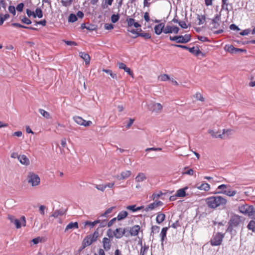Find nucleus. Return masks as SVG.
<instances>
[{
  "instance_id": "680f3d73",
  "label": "nucleus",
  "mask_w": 255,
  "mask_h": 255,
  "mask_svg": "<svg viewBox=\"0 0 255 255\" xmlns=\"http://www.w3.org/2000/svg\"><path fill=\"white\" fill-rule=\"evenodd\" d=\"M63 41L67 45H74L76 46L77 45V43L75 41H68V40H63Z\"/></svg>"
},
{
  "instance_id": "412c9836",
  "label": "nucleus",
  "mask_w": 255,
  "mask_h": 255,
  "mask_svg": "<svg viewBox=\"0 0 255 255\" xmlns=\"http://www.w3.org/2000/svg\"><path fill=\"white\" fill-rule=\"evenodd\" d=\"M131 174L129 170H126L122 172L120 175H117V178L118 180H124L129 177Z\"/></svg>"
},
{
  "instance_id": "39448f33",
  "label": "nucleus",
  "mask_w": 255,
  "mask_h": 255,
  "mask_svg": "<svg viewBox=\"0 0 255 255\" xmlns=\"http://www.w3.org/2000/svg\"><path fill=\"white\" fill-rule=\"evenodd\" d=\"M8 219L10 220L11 223H13L17 229H19L21 227V224L23 226H26V219L24 216H22L20 218V220L15 219L12 215H8Z\"/></svg>"
},
{
  "instance_id": "c85d7f7f",
  "label": "nucleus",
  "mask_w": 255,
  "mask_h": 255,
  "mask_svg": "<svg viewBox=\"0 0 255 255\" xmlns=\"http://www.w3.org/2000/svg\"><path fill=\"white\" fill-rule=\"evenodd\" d=\"M189 51L192 54L198 56L200 53H201L198 47H193L191 48H189Z\"/></svg>"
},
{
  "instance_id": "c9c22d12",
  "label": "nucleus",
  "mask_w": 255,
  "mask_h": 255,
  "mask_svg": "<svg viewBox=\"0 0 255 255\" xmlns=\"http://www.w3.org/2000/svg\"><path fill=\"white\" fill-rule=\"evenodd\" d=\"M168 227H164L161 230V232L160 233V236L161 237V241H163L165 239V238L166 237V233L168 230Z\"/></svg>"
},
{
  "instance_id": "8fccbe9b",
  "label": "nucleus",
  "mask_w": 255,
  "mask_h": 255,
  "mask_svg": "<svg viewBox=\"0 0 255 255\" xmlns=\"http://www.w3.org/2000/svg\"><path fill=\"white\" fill-rule=\"evenodd\" d=\"M231 186L230 185H227V184H222L219 185L218 187V189L220 190V191L227 190L228 188H230Z\"/></svg>"
},
{
  "instance_id": "864d4df0",
  "label": "nucleus",
  "mask_w": 255,
  "mask_h": 255,
  "mask_svg": "<svg viewBox=\"0 0 255 255\" xmlns=\"http://www.w3.org/2000/svg\"><path fill=\"white\" fill-rule=\"evenodd\" d=\"M95 188L98 190L104 192L106 189V186L105 184L95 185Z\"/></svg>"
},
{
  "instance_id": "2eb2a0df",
  "label": "nucleus",
  "mask_w": 255,
  "mask_h": 255,
  "mask_svg": "<svg viewBox=\"0 0 255 255\" xmlns=\"http://www.w3.org/2000/svg\"><path fill=\"white\" fill-rule=\"evenodd\" d=\"M179 28L176 26L166 25L164 29V33L165 34L174 33L177 34L179 32Z\"/></svg>"
},
{
  "instance_id": "f257e3e1",
  "label": "nucleus",
  "mask_w": 255,
  "mask_h": 255,
  "mask_svg": "<svg viewBox=\"0 0 255 255\" xmlns=\"http://www.w3.org/2000/svg\"><path fill=\"white\" fill-rule=\"evenodd\" d=\"M206 202L209 208L215 209L219 206L225 205L227 200L220 196H212L207 198Z\"/></svg>"
},
{
  "instance_id": "6ab92c4d",
  "label": "nucleus",
  "mask_w": 255,
  "mask_h": 255,
  "mask_svg": "<svg viewBox=\"0 0 255 255\" xmlns=\"http://www.w3.org/2000/svg\"><path fill=\"white\" fill-rule=\"evenodd\" d=\"M149 109L152 111L158 112L162 109V106L160 103H153L149 105Z\"/></svg>"
},
{
  "instance_id": "2f4dec72",
  "label": "nucleus",
  "mask_w": 255,
  "mask_h": 255,
  "mask_svg": "<svg viewBox=\"0 0 255 255\" xmlns=\"http://www.w3.org/2000/svg\"><path fill=\"white\" fill-rule=\"evenodd\" d=\"M137 36L142 37L145 39H148L151 38L150 34H149V33H146V32L136 33V35L134 37V38H135Z\"/></svg>"
},
{
  "instance_id": "a878e982",
  "label": "nucleus",
  "mask_w": 255,
  "mask_h": 255,
  "mask_svg": "<svg viewBox=\"0 0 255 255\" xmlns=\"http://www.w3.org/2000/svg\"><path fill=\"white\" fill-rule=\"evenodd\" d=\"M187 189V187H185L184 188L180 189L178 190L176 192L175 196L179 197H184L186 196V194L185 190Z\"/></svg>"
},
{
  "instance_id": "6e6d98bb",
  "label": "nucleus",
  "mask_w": 255,
  "mask_h": 255,
  "mask_svg": "<svg viewBox=\"0 0 255 255\" xmlns=\"http://www.w3.org/2000/svg\"><path fill=\"white\" fill-rule=\"evenodd\" d=\"M94 255H106L105 251H104V249L100 248L96 253H94Z\"/></svg>"
},
{
  "instance_id": "3c124183",
  "label": "nucleus",
  "mask_w": 255,
  "mask_h": 255,
  "mask_svg": "<svg viewBox=\"0 0 255 255\" xmlns=\"http://www.w3.org/2000/svg\"><path fill=\"white\" fill-rule=\"evenodd\" d=\"M195 98L199 101L203 102L204 101V98L203 97L202 95L200 93H196L195 95Z\"/></svg>"
},
{
  "instance_id": "79ce46f5",
  "label": "nucleus",
  "mask_w": 255,
  "mask_h": 255,
  "mask_svg": "<svg viewBox=\"0 0 255 255\" xmlns=\"http://www.w3.org/2000/svg\"><path fill=\"white\" fill-rule=\"evenodd\" d=\"M197 18L198 20V25H201V24H203L205 22V20H206V17L204 15H198Z\"/></svg>"
},
{
  "instance_id": "f8f14e48",
  "label": "nucleus",
  "mask_w": 255,
  "mask_h": 255,
  "mask_svg": "<svg viewBox=\"0 0 255 255\" xmlns=\"http://www.w3.org/2000/svg\"><path fill=\"white\" fill-rule=\"evenodd\" d=\"M225 50L232 54L237 53L239 52H246V50L243 49L235 48L232 45H226L225 47Z\"/></svg>"
},
{
  "instance_id": "052dcab7",
  "label": "nucleus",
  "mask_w": 255,
  "mask_h": 255,
  "mask_svg": "<svg viewBox=\"0 0 255 255\" xmlns=\"http://www.w3.org/2000/svg\"><path fill=\"white\" fill-rule=\"evenodd\" d=\"M183 36L184 40H185V43H187L188 42L190 41L191 35L190 34H185L184 35H183Z\"/></svg>"
},
{
  "instance_id": "393cba45",
  "label": "nucleus",
  "mask_w": 255,
  "mask_h": 255,
  "mask_svg": "<svg viewBox=\"0 0 255 255\" xmlns=\"http://www.w3.org/2000/svg\"><path fill=\"white\" fill-rule=\"evenodd\" d=\"M143 208V206L136 207V205H129L126 207V209L132 212L139 211Z\"/></svg>"
},
{
  "instance_id": "bf43d9fd",
  "label": "nucleus",
  "mask_w": 255,
  "mask_h": 255,
  "mask_svg": "<svg viewBox=\"0 0 255 255\" xmlns=\"http://www.w3.org/2000/svg\"><path fill=\"white\" fill-rule=\"evenodd\" d=\"M23 7L24 4L23 3H20L17 5L16 9L17 11L21 12L23 10Z\"/></svg>"
},
{
  "instance_id": "0e129e2a",
  "label": "nucleus",
  "mask_w": 255,
  "mask_h": 255,
  "mask_svg": "<svg viewBox=\"0 0 255 255\" xmlns=\"http://www.w3.org/2000/svg\"><path fill=\"white\" fill-rule=\"evenodd\" d=\"M119 69H123L125 70L126 68L127 67L126 65L122 62H119L118 63Z\"/></svg>"
},
{
  "instance_id": "0eeeda50",
  "label": "nucleus",
  "mask_w": 255,
  "mask_h": 255,
  "mask_svg": "<svg viewBox=\"0 0 255 255\" xmlns=\"http://www.w3.org/2000/svg\"><path fill=\"white\" fill-rule=\"evenodd\" d=\"M27 182L31 184L32 186H36L40 184V179L37 174L30 172L27 176Z\"/></svg>"
},
{
  "instance_id": "72a5a7b5",
  "label": "nucleus",
  "mask_w": 255,
  "mask_h": 255,
  "mask_svg": "<svg viewBox=\"0 0 255 255\" xmlns=\"http://www.w3.org/2000/svg\"><path fill=\"white\" fill-rule=\"evenodd\" d=\"M247 228L249 230L255 232V218L249 222L247 226Z\"/></svg>"
},
{
  "instance_id": "ddd939ff",
  "label": "nucleus",
  "mask_w": 255,
  "mask_h": 255,
  "mask_svg": "<svg viewBox=\"0 0 255 255\" xmlns=\"http://www.w3.org/2000/svg\"><path fill=\"white\" fill-rule=\"evenodd\" d=\"M126 228H118L114 230V238L120 239H121L126 234Z\"/></svg>"
},
{
  "instance_id": "6e6552de",
  "label": "nucleus",
  "mask_w": 255,
  "mask_h": 255,
  "mask_svg": "<svg viewBox=\"0 0 255 255\" xmlns=\"http://www.w3.org/2000/svg\"><path fill=\"white\" fill-rule=\"evenodd\" d=\"M223 238V234L218 233L216 235H214L212 239L211 240L210 243L211 245L213 246H217L221 245Z\"/></svg>"
},
{
  "instance_id": "13d9d810",
  "label": "nucleus",
  "mask_w": 255,
  "mask_h": 255,
  "mask_svg": "<svg viewBox=\"0 0 255 255\" xmlns=\"http://www.w3.org/2000/svg\"><path fill=\"white\" fill-rule=\"evenodd\" d=\"M8 11L10 13L12 14L13 15H15L16 13L15 8L14 6L10 5L8 6Z\"/></svg>"
},
{
  "instance_id": "a18cd8bd",
  "label": "nucleus",
  "mask_w": 255,
  "mask_h": 255,
  "mask_svg": "<svg viewBox=\"0 0 255 255\" xmlns=\"http://www.w3.org/2000/svg\"><path fill=\"white\" fill-rule=\"evenodd\" d=\"M158 79L161 81H166L170 80V78L167 74H162L158 76Z\"/></svg>"
},
{
  "instance_id": "4468645a",
  "label": "nucleus",
  "mask_w": 255,
  "mask_h": 255,
  "mask_svg": "<svg viewBox=\"0 0 255 255\" xmlns=\"http://www.w3.org/2000/svg\"><path fill=\"white\" fill-rule=\"evenodd\" d=\"M222 10H226L228 13L233 9V4L230 3L229 0H222Z\"/></svg>"
},
{
  "instance_id": "473e14b6",
  "label": "nucleus",
  "mask_w": 255,
  "mask_h": 255,
  "mask_svg": "<svg viewBox=\"0 0 255 255\" xmlns=\"http://www.w3.org/2000/svg\"><path fill=\"white\" fill-rule=\"evenodd\" d=\"M78 228V224L77 222H71L68 224L65 228V231H68L71 229H77Z\"/></svg>"
},
{
  "instance_id": "4d7b16f0",
  "label": "nucleus",
  "mask_w": 255,
  "mask_h": 255,
  "mask_svg": "<svg viewBox=\"0 0 255 255\" xmlns=\"http://www.w3.org/2000/svg\"><path fill=\"white\" fill-rule=\"evenodd\" d=\"M21 22L26 24H30L31 23V21L26 16H24L21 19Z\"/></svg>"
},
{
  "instance_id": "c756f323",
  "label": "nucleus",
  "mask_w": 255,
  "mask_h": 255,
  "mask_svg": "<svg viewBox=\"0 0 255 255\" xmlns=\"http://www.w3.org/2000/svg\"><path fill=\"white\" fill-rule=\"evenodd\" d=\"M115 207H112L111 208H108L104 213L102 214L100 216V218H108L109 214L111 213L113 211V209H114Z\"/></svg>"
},
{
  "instance_id": "1a4fd4ad",
  "label": "nucleus",
  "mask_w": 255,
  "mask_h": 255,
  "mask_svg": "<svg viewBox=\"0 0 255 255\" xmlns=\"http://www.w3.org/2000/svg\"><path fill=\"white\" fill-rule=\"evenodd\" d=\"M73 119L75 122L80 126H83L87 127L91 126L92 124V122L91 121H86L80 116H74Z\"/></svg>"
},
{
  "instance_id": "58836bf2",
  "label": "nucleus",
  "mask_w": 255,
  "mask_h": 255,
  "mask_svg": "<svg viewBox=\"0 0 255 255\" xmlns=\"http://www.w3.org/2000/svg\"><path fill=\"white\" fill-rule=\"evenodd\" d=\"M73 0H61V3L63 6L68 7L70 6Z\"/></svg>"
},
{
  "instance_id": "09e8293b",
  "label": "nucleus",
  "mask_w": 255,
  "mask_h": 255,
  "mask_svg": "<svg viewBox=\"0 0 255 255\" xmlns=\"http://www.w3.org/2000/svg\"><path fill=\"white\" fill-rule=\"evenodd\" d=\"M127 22L128 27H131L133 26L135 20L132 18L128 17L127 18Z\"/></svg>"
},
{
  "instance_id": "f704fd0d",
  "label": "nucleus",
  "mask_w": 255,
  "mask_h": 255,
  "mask_svg": "<svg viewBox=\"0 0 255 255\" xmlns=\"http://www.w3.org/2000/svg\"><path fill=\"white\" fill-rule=\"evenodd\" d=\"M148 249H149L148 246L144 244V245L143 246H142L140 249L139 255H146Z\"/></svg>"
},
{
  "instance_id": "603ef678",
  "label": "nucleus",
  "mask_w": 255,
  "mask_h": 255,
  "mask_svg": "<svg viewBox=\"0 0 255 255\" xmlns=\"http://www.w3.org/2000/svg\"><path fill=\"white\" fill-rule=\"evenodd\" d=\"M120 18L119 14H113L111 16V21L113 23L117 22Z\"/></svg>"
},
{
  "instance_id": "7ed1b4c3",
  "label": "nucleus",
  "mask_w": 255,
  "mask_h": 255,
  "mask_svg": "<svg viewBox=\"0 0 255 255\" xmlns=\"http://www.w3.org/2000/svg\"><path fill=\"white\" fill-rule=\"evenodd\" d=\"M243 223L242 217L238 215H234L229 222L228 230L232 231L235 228L238 227Z\"/></svg>"
},
{
  "instance_id": "f03ea898",
  "label": "nucleus",
  "mask_w": 255,
  "mask_h": 255,
  "mask_svg": "<svg viewBox=\"0 0 255 255\" xmlns=\"http://www.w3.org/2000/svg\"><path fill=\"white\" fill-rule=\"evenodd\" d=\"M99 228H98L93 234H90L85 237L82 242L83 249L90 246L97 240L99 237Z\"/></svg>"
},
{
  "instance_id": "37998d69",
  "label": "nucleus",
  "mask_w": 255,
  "mask_h": 255,
  "mask_svg": "<svg viewBox=\"0 0 255 255\" xmlns=\"http://www.w3.org/2000/svg\"><path fill=\"white\" fill-rule=\"evenodd\" d=\"M97 221H99V222L98 224H99V228H104L107 226L108 224V218H105L103 219V221H100L99 220H97Z\"/></svg>"
},
{
  "instance_id": "423d86ee",
  "label": "nucleus",
  "mask_w": 255,
  "mask_h": 255,
  "mask_svg": "<svg viewBox=\"0 0 255 255\" xmlns=\"http://www.w3.org/2000/svg\"><path fill=\"white\" fill-rule=\"evenodd\" d=\"M221 14L220 13H217L215 15L214 17L211 19L209 24L211 30H213L219 28L221 22Z\"/></svg>"
},
{
  "instance_id": "de8ad7c7",
  "label": "nucleus",
  "mask_w": 255,
  "mask_h": 255,
  "mask_svg": "<svg viewBox=\"0 0 255 255\" xmlns=\"http://www.w3.org/2000/svg\"><path fill=\"white\" fill-rule=\"evenodd\" d=\"M77 20V16L73 13H71L69 15L68 17V21L69 22H74Z\"/></svg>"
},
{
  "instance_id": "a211bd4d",
  "label": "nucleus",
  "mask_w": 255,
  "mask_h": 255,
  "mask_svg": "<svg viewBox=\"0 0 255 255\" xmlns=\"http://www.w3.org/2000/svg\"><path fill=\"white\" fill-rule=\"evenodd\" d=\"M164 28L165 24L163 22L160 23L159 24L155 25L154 30L155 34L157 35H160L162 32H164Z\"/></svg>"
},
{
  "instance_id": "e2e57ef3",
  "label": "nucleus",
  "mask_w": 255,
  "mask_h": 255,
  "mask_svg": "<svg viewBox=\"0 0 255 255\" xmlns=\"http://www.w3.org/2000/svg\"><path fill=\"white\" fill-rule=\"evenodd\" d=\"M104 27L107 30H112L114 28V25L112 24L109 23H106Z\"/></svg>"
},
{
  "instance_id": "7c9ffc66",
  "label": "nucleus",
  "mask_w": 255,
  "mask_h": 255,
  "mask_svg": "<svg viewBox=\"0 0 255 255\" xmlns=\"http://www.w3.org/2000/svg\"><path fill=\"white\" fill-rule=\"evenodd\" d=\"M145 175L143 173H139L135 177V181L137 182H141L146 179Z\"/></svg>"
},
{
  "instance_id": "b1692460",
  "label": "nucleus",
  "mask_w": 255,
  "mask_h": 255,
  "mask_svg": "<svg viewBox=\"0 0 255 255\" xmlns=\"http://www.w3.org/2000/svg\"><path fill=\"white\" fill-rule=\"evenodd\" d=\"M196 187L197 189L205 191H208L210 189V185L206 182L203 183L201 185L196 184Z\"/></svg>"
},
{
  "instance_id": "774afa93",
  "label": "nucleus",
  "mask_w": 255,
  "mask_h": 255,
  "mask_svg": "<svg viewBox=\"0 0 255 255\" xmlns=\"http://www.w3.org/2000/svg\"><path fill=\"white\" fill-rule=\"evenodd\" d=\"M178 24L183 28H187L188 27L184 21H180Z\"/></svg>"
},
{
  "instance_id": "5fc2aeb1",
  "label": "nucleus",
  "mask_w": 255,
  "mask_h": 255,
  "mask_svg": "<svg viewBox=\"0 0 255 255\" xmlns=\"http://www.w3.org/2000/svg\"><path fill=\"white\" fill-rule=\"evenodd\" d=\"M160 230V227L157 226H153L151 227V234L158 233Z\"/></svg>"
},
{
  "instance_id": "9d476101",
  "label": "nucleus",
  "mask_w": 255,
  "mask_h": 255,
  "mask_svg": "<svg viewBox=\"0 0 255 255\" xmlns=\"http://www.w3.org/2000/svg\"><path fill=\"white\" fill-rule=\"evenodd\" d=\"M231 129H228L226 130L224 129V131L222 134H219L218 132H215L213 130H211L209 131V132L214 137H220L221 138L224 139L228 137L229 134H231Z\"/></svg>"
},
{
  "instance_id": "dca6fc26",
  "label": "nucleus",
  "mask_w": 255,
  "mask_h": 255,
  "mask_svg": "<svg viewBox=\"0 0 255 255\" xmlns=\"http://www.w3.org/2000/svg\"><path fill=\"white\" fill-rule=\"evenodd\" d=\"M163 205V203L160 201H155L153 202L148 205H147L145 208L144 211L146 212H148L149 211H151L155 209L156 208L161 206Z\"/></svg>"
},
{
  "instance_id": "c03bdc74",
  "label": "nucleus",
  "mask_w": 255,
  "mask_h": 255,
  "mask_svg": "<svg viewBox=\"0 0 255 255\" xmlns=\"http://www.w3.org/2000/svg\"><path fill=\"white\" fill-rule=\"evenodd\" d=\"M114 0H106L104 3H102V7L103 8H107L109 5H111Z\"/></svg>"
},
{
  "instance_id": "ea45409f",
  "label": "nucleus",
  "mask_w": 255,
  "mask_h": 255,
  "mask_svg": "<svg viewBox=\"0 0 255 255\" xmlns=\"http://www.w3.org/2000/svg\"><path fill=\"white\" fill-rule=\"evenodd\" d=\"M99 222V221H97V220L94 221V222H91L87 221L85 222V225L89 226L90 227V229L93 228L95 225L98 224Z\"/></svg>"
},
{
  "instance_id": "338daca9",
  "label": "nucleus",
  "mask_w": 255,
  "mask_h": 255,
  "mask_svg": "<svg viewBox=\"0 0 255 255\" xmlns=\"http://www.w3.org/2000/svg\"><path fill=\"white\" fill-rule=\"evenodd\" d=\"M26 14L28 17H30L31 16H33V17L35 18V15H34V12L31 11L29 9H26Z\"/></svg>"
},
{
  "instance_id": "5701e85b",
  "label": "nucleus",
  "mask_w": 255,
  "mask_h": 255,
  "mask_svg": "<svg viewBox=\"0 0 255 255\" xmlns=\"http://www.w3.org/2000/svg\"><path fill=\"white\" fill-rule=\"evenodd\" d=\"M17 157L22 164L25 165L29 164V160L25 155H19Z\"/></svg>"
},
{
  "instance_id": "4c0bfd02",
  "label": "nucleus",
  "mask_w": 255,
  "mask_h": 255,
  "mask_svg": "<svg viewBox=\"0 0 255 255\" xmlns=\"http://www.w3.org/2000/svg\"><path fill=\"white\" fill-rule=\"evenodd\" d=\"M38 111H39V113L44 118H46V119L50 118V116L49 113L48 112H47V111H45L44 110L40 109H39Z\"/></svg>"
},
{
  "instance_id": "4be33fe9",
  "label": "nucleus",
  "mask_w": 255,
  "mask_h": 255,
  "mask_svg": "<svg viewBox=\"0 0 255 255\" xmlns=\"http://www.w3.org/2000/svg\"><path fill=\"white\" fill-rule=\"evenodd\" d=\"M79 55L84 60L86 65H89L90 64L91 57L88 54L84 52H80Z\"/></svg>"
},
{
  "instance_id": "cd10ccee",
  "label": "nucleus",
  "mask_w": 255,
  "mask_h": 255,
  "mask_svg": "<svg viewBox=\"0 0 255 255\" xmlns=\"http://www.w3.org/2000/svg\"><path fill=\"white\" fill-rule=\"evenodd\" d=\"M128 213L126 211H121L118 215L117 218V220L121 221L125 219L128 216Z\"/></svg>"
},
{
  "instance_id": "a19ab883",
  "label": "nucleus",
  "mask_w": 255,
  "mask_h": 255,
  "mask_svg": "<svg viewBox=\"0 0 255 255\" xmlns=\"http://www.w3.org/2000/svg\"><path fill=\"white\" fill-rule=\"evenodd\" d=\"M35 17L37 16L38 18H41L43 16L42 11L40 8L37 7L36 8L34 12Z\"/></svg>"
},
{
  "instance_id": "49530a36",
  "label": "nucleus",
  "mask_w": 255,
  "mask_h": 255,
  "mask_svg": "<svg viewBox=\"0 0 255 255\" xmlns=\"http://www.w3.org/2000/svg\"><path fill=\"white\" fill-rule=\"evenodd\" d=\"M114 231H113L111 229H109L107 231V236L108 237V238H109L110 240L114 238Z\"/></svg>"
},
{
  "instance_id": "9b49d317",
  "label": "nucleus",
  "mask_w": 255,
  "mask_h": 255,
  "mask_svg": "<svg viewBox=\"0 0 255 255\" xmlns=\"http://www.w3.org/2000/svg\"><path fill=\"white\" fill-rule=\"evenodd\" d=\"M102 244L103 248L102 249H104V251L108 252L111 250L112 247V242L111 240L109 238L104 237L102 239Z\"/></svg>"
},
{
  "instance_id": "f3484780",
  "label": "nucleus",
  "mask_w": 255,
  "mask_h": 255,
  "mask_svg": "<svg viewBox=\"0 0 255 255\" xmlns=\"http://www.w3.org/2000/svg\"><path fill=\"white\" fill-rule=\"evenodd\" d=\"M140 227L139 225H134L129 229V234L131 236H136L140 231Z\"/></svg>"
},
{
  "instance_id": "bb28decb",
  "label": "nucleus",
  "mask_w": 255,
  "mask_h": 255,
  "mask_svg": "<svg viewBox=\"0 0 255 255\" xmlns=\"http://www.w3.org/2000/svg\"><path fill=\"white\" fill-rule=\"evenodd\" d=\"M165 219V215L163 213H159L157 214L156 221L158 224H161L162 223Z\"/></svg>"
},
{
  "instance_id": "aec40b11",
  "label": "nucleus",
  "mask_w": 255,
  "mask_h": 255,
  "mask_svg": "<svg viewBox=\"0 0 255 255\" xmlns=\"http://www.w3.org/2000/svg\"><path fill=\"white\" fill-rule=\"evenodd\" d=\"M218 193L224 194L229 197H233L237 194V191L232 190L230 188H228L227 190L219 191Z\"/></svg>"
},
{
  "instance_id": "20e7f679",
  "label": "nucleus",
  "mask_w": 255,
  "mask_h": 255,
  "mask_svg": "<svg viewBox=\"0 0 255 255\" xmlns=\"http://www.w3.org/2000/svg\"><path fill=\"white\" fill-rule=\"evenodd\" d=\"M239 212L249 217H252L255 214L254 207L253 205H250L247 204L241 205L239 206Z\"/></svg>"
},
{
  "instance_id": "69168bd1",
  "label": "nucleus",
  "mask_w": 255,
  "mask_h": 255,
  "mask_svg": "<svg viewBox=\"0 0 255 255\" xmlns=\"http://www.w3.org/2000/svg\"><path fill=\"white\" fill-rule=\"evenodd\" d=\"M117 220V217L113 218L112 220H111L109 222H108L107 226L108 227H111Z\"/></svg>"
},
{
  "instance_id": "e433bc0d",
  "label": "nucleus",
  "mask_w": 255,
  "mask_h": 255,
  "mask_svg": "<svg viewBox=\"0 0 255 255\" xmlns=\"http://www.w3.org/2000/svg\"><path fill=\"white\" fill-rule=\"evenodd\" d=\"M102 71L109 74L112 78L117 80L118 77L117 74L116 73H114L111 70L103 69Z\"/></svg>"
}]
</instances>
